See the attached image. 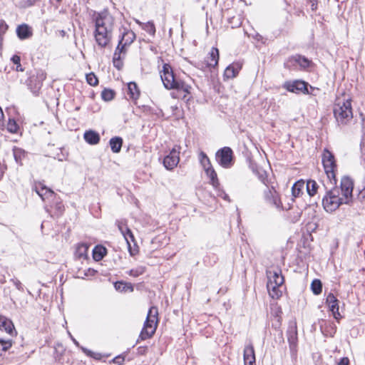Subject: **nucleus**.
<instances>
[{"label": "nucleus", "mask_w": 365, "mask_h": 365, "mask_svg": "<svg viewBox=\"0 0 365 365\" xmlns=\"http://www.w3.org/2000/svg\"><path fill=\"white\" fill-rule=\"evenodd\" d=\"M322 160L329 180L327 185H324L326 194L322 198V205L327 212H333L341 205H350L352 202L354 180L349 176H343L339 187L337 186V165L334 155L325 148Z\"/></svg>", "instance_id": "1"}, {"label": "nucleus", "mask_w": 365, "mask_h": 365, "mask_svg": "<svg viewBox=\"0 0 365 365\" xmlns=\"http://www.w3.org/2000/svg\"><path fill=\"white\" fill-rule=\"evenodd\" d=\"M92 19L95 24L93 36L97 45L101 48L110 47L113 38L114 18L105 9L101 12L93 11Z\"/></svg>", "instance_id": "2"}, {"label": "nucleus", "mask_w": 365, "mask_h": 365, "mask_svg": "<svg viewBox=\"0 0 365 365\" xmlns=\"http://www.w3.org/2000/svg\"><path fill=\"white\" fill-rule=\"evenodd\" d=\"M333 113L338 123L347 124L353 118L351 98H337L334 105Z\"/></svg>", "instance_id": "3"}, {"label": "nucleus", "mask_w": 365, "mask_h": 365, "mask_svg": "<svg viewBox=\"0 0 365 365\" xmlns=\"http://www.w3.org/2000/svg\"><path fill=\"white\" fill-rule=\"evenodd\" d=\"M158 322V309L157 307H151L148 310L146 319L137 342L139 341V339L145 340L151 338L156 331Z\"/></svg>", "instance_id": "4"}, {"label": "nucleus", "mask_w": 365, "mask_h": 365, "mask_svg": "<svg viewBox=\"0 0 365 365\" xmlns=\"http://www.w3.org/2000/svg\"><path fill=\"white\" fill-rule=\"evenodd\" d=\"M28 78L26 80V85L31 92L38 96L43 86V81L46 78V73L42 69H34L27 71Z\"/></svg>", "instance_id": "5"}, {"label": "nucleus", "mask_w": 365, "mask_h": 365, "mask_svg": "<svg viewBox=\"0 0 365 365\" xmlns=\"http://www.w3.org/2000/svg\"><path fill=\"white\" fill-rule=\"evenodd\" d=\"M312 64V61L304 56L295 54L286 59L284 67L289 71H301L308 68Z\"/></svg>", "instance_id": "6"}, {"label": "nucleus", "mask_w": 365, "mask_h": 365, "mask_svg": "<svg viewBox=\"0 0 365 365\" xmlns=\"http://www.w3.org/2000/svg\"><path fill=\"white\" fill-rule=\"evenodd\" d=\"M309 84L307 82L303 80H294V81H287L282 85V87L286 89L287 91L294 93H303L306 95H312L316 96L317 94L314 93L309 90Z\"/></svg>", "instance_id": "7"}, {"label": "nucleus", "mask_w": 365, "mask_h": 365, "mask_svg": "<svg viewBox=\"0 0 365 365\" xmlns=\"http://www.w3.org/2000/svg\"><path fill=\"white\" fill-rule=\"evenodd\" d=\"M160 73L163 86L168 90H171L173 88H175V85L181 79L174 73L173 70L169 63H164L163 69Z\"/></svg>", "instance_id": "8"}, {"label": "nucleus", "mask_w": 365, "mask_h": 365, "mask_svg": "<svg viewBox=\"0 0 365 365\" xmlns=\"http://www.w3.org/2000/svg\"><path fill=\"white\" fill-rule=\"evenodd\" d=\"M44 209L53 218H58L65 210L63 201L57 194L55 195V197H52L45 203Z\"/></svg>", "instance_id": "9"}, {"label": "nucleus", "mask_w": 365, "mask_h": 365, "mask_svg": "<svg viewBox=\"0 0 365 365\" xmlns=\"http://www.w3.org/2000/svg\"><path fill=\"white\" fill-rule=\"evenodd\" d=\"M215 158L224 168H230L235 163L234 153L230 147L225 146L219 149L215 153Z\"/></svg>", "instance_id": "10"}, {"label": "nucleus", "mask_w": 365, "mask_h": 365, "mask_svg": "<svg viewBox=\"0 0 365 365\" xmlns=\"http://www.w3.org/2000/svg\"><path fill=\"white\" fill-rule=\"evenodd\" d=\"M219 58L220 53L218 48L212 47L207 56L205 58V61L203 62L197 63L195 66L202 71H205L207 68H215L218 65Z\"/></svg>", "instance_id": "11"}, {"label": "nucleus", "mask_w": 365, "mask_h": 365, "mask_svg": "<svg viewBox=\"0 0 365 365\" xmlns=\"http://www.w3.org/2000/svg\"><path fill=\"white\" fill-rule=\"evenodd\" d=\"M263 197L267 204L276 207L277 209H284L282 207L279 194L274 186H267L266 189L263 191Z\"/></svg>", "instance_id": "12"}, {"label": "nucleus", "mask_w": 365, "mask_h": 365, "mask_svg": "<svg viewBox=\"0 0 365 365\" xmlns=\"http://www.w3.org/2000/svg\"><path fill=\"white\" fill-rule=\"evenodd\" d=\"M172 90L176 91V92L179 94H182V96L180 95L175 94V93H172L171 96L174 98H181L183 100L185 101H190L192 96V91L193 90L192 87L187 83L185 81L182 79H180L178 81V83H177L175 85V88H173Z\"/></svg>", "instance_id": "13"}, {"label": "nucleus", "mask_w": 365, "mask_h": 365, "mask_svg": "<svg viewBox=\"0 0 365 365\" xmlns=\"http://www.w3.org/2000/svg\"><path fill=\"white\" fill-rule=\"evenodd\" d=\"M172 90L176 91V92L179 94H182V96L180 95L175 94V93H172L171 96L174 98H181L183 100L185 101H190L192 96V91L193 90L192 87L187 83L185 81L182 79H180L178 81V83H177L175 85V88H173Z\"/></svg>", "instance_id": "14"}, {"label": "nucleus", "mask_w": 365, "mask_h": 365, "mask_svg": "<svg viewBox=\"0 0 365 365\" xmlns=\"http://www.w3.org/2000/svg\"><path fill=\"white\" fill-rule=\"evenodd\" d=\"M180 146L175 145L169 154L163 158V163L167 170H172L178 165L180 161Z\"/></svg>", "instance_id": "15"}, {"label": "nucleus", "mask_w": 365, "mask_h": 365, "mask_svg": "<svg viewBox=\"0 0 365 365\" xmlns=\"http://www.w3.org/2000/svg\"><path fill=\"white\" fill-rule=\"evenodd\" d=\"M122 235L127 242L130 255L135 256L138 252V246L132 231L130 228H126Z\"/></svg>", "instance_id": "16"}, {"label": "nucleus", "mask_w": 365, "mask_h": 365, "mask_svg": "<svg viewBox=\"0 0 365 365\" xmlns=\"http://www.w3.org/2000/svg\"><path fill=\"white\" fill-rule=\"evenodd\" d=\"M318 324L321 331L325 336L334 337L336 331V326L333 322L322 319L319 320Z\"/></svg>", "instance_id": "17"}, {"label": "nucleus", "mask_w": 365, "mask_h": 365, "mask_svg": "<svg viewBox=\"0 0 365 365\" xmlns=\"http://www.w3.org/2000/svg\"><path fill=\"white\" fill-rule=\"evenodd\" d=\"M34 190L45 203L52 197H55L56 193L40 182L35 185Z\"/></svg>", "instance_id": "18"}, {"label": "nucleus", "mask_w": 365, "mask_h": 365, "mask_svg": "<svg viewBox=\"0 0 365 365\" xmlns=\"http://www.w3.org/2000/svg\"><path fill=\"white\" fill-rule=\"evenodd\" d=\"M268 277L267 282H272L277 286H283L284 282V278L282 274V270L279 268H276L274 270L267 271Z\"/></svg>", "instance_id": "19"}, {"label": "nucleus", "mask_w": 365, "mask_h": 365, "mask_svg": "<svg viewBox=\"0 0 365 365\" xmlns=\"http://www.w3.org/2000/svg\"><path fill=\"white\" fill-rule=\"evenodd\" d=\"M244 365H255V349L250 342L245 346L243 351Z\"/></svg>", "instance_id": "20"}, {"label": "nucleus", "mask_w": 365, "mask_h": 365, "mask_svg": "<svg viewBox=\"0 0 365 365\" xmlns=\"http://www.w3.org/2000/svg\"><path fill=\"white\" fill-rule=\"evenodd\" d=\"M242 68V63L240 61L233 62L229 65L224 71V78L232 79L235 78Z\"/></svg>", "instance_id": "21"}, {"label": "nucleus", "mask_w": 365, "mask_h": 365, "mask_svg": "<svg viewBox=\"0 0 365 365\" xmlns=\"http://www.w3.org/2000/svg\"><path fill=\"white\" fill-rule=\"evenodd\" d=\"M287 336L289 348L297 347L298 334L297 325L290 324L287 331Z\"/></svg>", "instance_id": "22"}, {"label": "nucleus", "mask_w": 365, "mask_h": 365, "mask_svg": "<svg viewBox=\"0 0 365 365\" xmlns=\"http://www.w3.org/2000/svg\"><path fill=\"white\" fill-rule=\"evenodd\" d=\"M0 329L5 331L11 336L16 334V331L12 321L3 315H0Z\"/></svg>", "instance_id": "23"}, {"label": "nucleus", "mask_w": 365, "mask_h": 365, "mask_svg": "<svg viewBox=\"0 0 365 365\" xmlns=\"http://www.w3.org/2000/svg\"><path fill=\"white\" fill-rule=\"evenodd\" d=\"M16 35L21 40L31 38L33 35L32 29L28 24H23L16 28Z\"/></svg>", "instance_id": "24"}, {"label": "nucleus", "mask_w": 365, "mask_h": 365, "mask_svg": "<svg viewBox=\"0 0 365 365\" xmlns=\"http://www.w3.org/2000/svg\"><path fill=\"white\" fill-rule=\"evenodd\" d=\"M13 154L16 163L19 165H23L28 158V153L20 148L14 147Z\"/></svg>", "instance_id": "25"}, {"label": "nucleus", "mask_w": 365, "mask_h": 365, "mask_svg": "<svg viewBox=\"0 0 365 365\" xmlns=\"http://www.w3.org/2000/svg\"><path fill=\"white\" fill-rule=\"evenodd\" d=\"M304 187L305 182L303 180H297L294 183L292 187V201H294V198L299 197L304 193Z\"/></svg>", "instance_id": "26"}, {"label": "nucleus", "mask_w": 365, "mask_h": 365, "mask_svg": "<svg viewBox=\"0 0 365 365\" xmlns=\"http://www.w3.org/2000/svg\"><path fill=\"white\" fill-rule=\"evenodd\" d=\"M84 139L90 145H96L100 141V135L96 131L90 130L84 133Z\"/></svg>", "instance_id": "27"}, {"label": "nucleus", "mask_w": 365, "mask_h": 365, "mask_svg": "<svg viewBox=\"0 0 365 365\" xmlns=\"http://www.w3.org/2000/svg\"><path fill=\"white\" fill-rule=\"evenodd\" d=\"M88 245L86 243H80L77 245L74 255L78 259L88 258Z\"/></svg>", "instance_id": "28"}, {"label": "nucleus", "mask_w": 365, "mask_h": 365, "mask_svg": "<svg viewBox=\"0 0 365 365\" xmlns=\"http://www.w3.org/2000/svg\"><path fill=\"white\" fill-rule=\"evenodd\" d=\"M282 286H277L272 282H267V288L269 292V296L273 299H279L282 295L281 288Z\"/></svg>", "instance_id": "29"}, {"label": "nucleus", "mask_w": 365, "mask_h": 365, "mask_svg": "<svg viewBox=\"0 0 365 365\" xmlns=\"http://www.w3.org/2000/svg\"><path fill=\"white\" fill-rule=\"evenodd\" d=\"M123 143V138L119 136H115L110 139L109 145L113 153H118L121 150Z\"/></svg>", "instance_id": "30"}, {"label": "nucleus", "mask_w": 365, "mask_h": 365, "mask_svg": "<svg viewBox=\"0 0 365 365\" xmlns=\"http://www.w3.org/2000/svg\"><path fill=\"white\" fill-rule=\"evenodd\" d=\"M206 175L210 180V183L212 185L213 187H217L220 185V182L217 178V173L214 170L212 165H210V166H207V168L205 169Z\"/></svg>", "instance_id": "31"}, {"label": "nucleus", "mask_w": 365, "mask_h": 365, "mask_svg": "<svg viewBox=\"0 0 365 365\" xmlns=\"http://www.w3.org/2000/svg\"><path fill=\"white\" fill-rule=\"evenodd\" d=\"M135 37V34L133 31L124 29V31L121 34L120 40L125 43V45L129 46L134 41Z\"/></svg>", "instance_id": "32"}, {"label": "nucleus", "mask_w": 365, "mask_h": 365, "mask_svg": "<svg viewBox=\"0 0 365 365\" xmlns=\"http://www.w3.org/2000/svg\"><path fill=\"white\" fill-rule=\"evenodd\" d=\"M107 254V249L102 245H96L93 250V258L95 261L98 262Z\"/></svg>", "instance_id": "33"}, {"label": "nucleus", "mask_w": 365, "mask_h": 365, "mask_svg": "<svg viewBox=\"0 0 365 365\" xmlns=\"http://www.w3.org/2000/svg\"><path fill=\"white\" fill-rule=\"evenodd\" d=\"M128 95L132 100H137L140 96V90L135 82L128 83Z\"/></svg>", "instance_id": "34"}, {"label": "nucleus", "mask_w": 365, "mask_h": 365, "mask_svg": "<svg viewBox=\"0 0 365 365\" xmlns=\"http://www.w3.org/2000/svg\"><path fill=\"white\" fill-rule=\"evenodd\" d=\"M114 287L120 292H131L133 291V287L131 283L118 281L114 283Z\"/></svg>", "instance_id": "35"}, {"label": "nucleus", "mask_w": 365, "mask_h": 365, "mask_svg": "<svg viewBox=\"0 0 365 365\" xmlns=\"http://www.w3.org/2000/svg\"><path fill=\"white\" fill-rule=\"evenodd\" d=\"M326 303L329 306V310L331 312H334L335 309L339 308V300L332 293H329L327 295Z\"/></svg>", "instance_id": "36"}, {"label": "nucleus", "mask_w": 365, "mask_h": 365, "mask_svg": "<svg viewBox=\"0 0 365 365\" xmlns=\"http://www.w3.org/2000/svg\"><path fill=\"white\" fill-rule=\"evenodd\" d=\"M318 188H319V185L315 180H307V185H306V189H307V192L309 196H311V197L314 196L317 193Z\"/></svg>", "instance_id": "37"}, {"label": "nucleus", "mask_w": 365, "mask_h": 365, "mask_svg": "<svg viewBox=\"0 0 365 365\" xmlns=\"http://www.w3.org/2000/svg\"><path fill=\"white\" fill-rule=\"evenodd\" d=\"M115 91L110 88H104L101 92V98L104 101H110L115 96Z\"/></svg>", "instance_id": "38"}, {"label": "nucleus", "mask_w": 365, "mask_h": 365, "mask_svg": "<svg viewBox=\"0 0 365 365\" xmlns=\"http://www.w3.org/2000/svg\"><path fill=\"white\" fill-rule=\"evenodd\" d=\"M311 289L314 294L319 295L322 292V283L320 279H315L311 283Z\"/></svg>", "instance_id": "39"}, {"label": "nucleus", "mask_w": 365, "mask_h": 365, "mask_svg": "<svg viewBox=\"0 0 365 365\" xmlns=\"http://www.w3.org/2000/svg\"><path fill=\"white\" fill-rule=\"evenodd\" d=\"M142 29L145 31L152 36L155 35L156 29L153 21H149L146 23H144V24L142 25Z\"/></svg>", "instance_id": "40"}, {"label": "nucleus", "mask_w": 365, "mask_h": 365, "mask_svg": "<svg viewBox=\"0 0 365 365\" xmlns=\"http://www.w3.org/2000/svg\"><path fill=\"white\" fill-rule=\"evenodd\" d=\"M143 111L146 113L147 114L151 115H156L157 118L162 117L163 115V110L160 109H155L153 108H151L150 106H144Z\"/></svg>", "instance_id": "41"}, {"label": "nucleus", "mask_w": 365, "mask_h": 365, "mask_svg": "<svg viewBox=\"0 0 365 365\" xmlns=\"http://www.w3.org/2000/svg\"><path fill=\"white\" fill-rule=\"evenodd\" d=\"M7 130L11 133H17L19 129V125L13 118H9L6 126Z\"/></svg>", "instance_id": "42"}, {"label": "nucleus", "mask_w": 365, "mask_h": 365, "mask_svg": "<svg viewBox=\"0 0 365 365\" xmlns=\"http://www.w3.org/2000/svg\"><path fill=\"white\" fill-rule=\"evenodd\" d=\"M11 62L16 65L15 70L16 71L23 72L24 71V68L21 64V57L18 55H14L11 58Z\"/></svg>", "instance_id": "43"}, {"label": "nucleus", "mask_w": 365, "mask_h": 365, "mask_svg": "<svg viewBox=\"0 0 365 365\" xmlns=\"http://www.w3.org/2000/svg\"><path fill=\"white\" fill-rule=\"evenodd\" d=\"M81 349L88 356L92 357L96 360H101L102 359V354L101 353L93 352L84 347H81Z\"/></svg>", "instance_id": "44"}, {"label": "nucleus", "mask_w": 365, "mask_h": 365, "mask_svg": "<svg viewBox=\"0 0 365 365\" xmlns=\"http://www.w3.org/2000/svg\"><path fill=\"white\" fill-rule=\"evenodd\" d=\"M86 78L87 83L92 86H95L98 84V79L97 76L92 72L87 74Z\"/></svg>", "instance_id": "45"}, {"label": "nucleus", "mask_w": 365, "mask_h": 365, "mask_svg": "<svg viewBox=\"0 0 365 365\" xmlns=\"http://www.w3.org/2000/svg\"><path fill=\"white\" fill-rule=\"evenodd\" d=\"M200 163L202 165L204 169L207 168V166H210V165H211L209 158L204 152L200 153Z\"/></svg>", "instance_id": "46"}, {"label": "nucleus", "mask_w": 365, "mask_h": 365, "mask_svg": "<svg viewBox=\"0 0 365 365\" xmlns=\"http://www.w3.org/2000/svg\"><path fill=\"white\" fill-rule=\"evenodd\" d=\"M12 346L11 340H4L0 339V350L6 351Z\"/></svg>", "instance_id": "47"}, {"label": "nucleus", "mask_w": 365, "mask_h": 365, "mask_svg": "<svg viewBox=\"0 0 365 365\" xmlns=\"http://www.w3.org/2000/svg\"><path fill=\"white\" fill-rule=\"evenodd\" d=\"M115 225H117L121 234L124 232L126 228H129L127 225L126 220H117L115 221Z\"/></svg>", "instance_id": "48"}, {"label": "nucleus", "mask_w": 365, "mask_h": 365, "mask_svg": "<svg viewBox=\"0 0 365 365\" xmlns=\"http://www.w3.org/2000/svg\"><path fill=\"white\" fill-rule=\"evenodd\" d=\"M144 268L143 267H138L137 269H130L128 272L129 275L130 276H132V277H138L141 274H143L144 273Z\"/></svg>", "instance_id": "49"}, {"label": "nucleus", "mask_w": 365, "mask_h": 365, "mask_svg": "<svg viewBox=\"0 0 365 365\" xmlns=\"http://www.w3.org/2000/svg\"><path fill=\"white\" fill-rule=\"evenodd\" d=\"M128 45H125V43L119 40L118 46L115 50V52H119L120 53L125 54L126 53V47Z\"/></svg>", "instance_id": "50"}, {"label": "nucleus", "mask_w": 365, "mask_h": 365, "mask_svg": "<svg viewBox=\"0 0 365 365\" xmlns=\"http://www.w3.org/2000/svg\"><path fill=\"white\" fill-rule=\"evenodd\" d=\"M258 178L261 180V182L267 186H268V180L267 175L265 171L258 172L257 173Z\"/></svg>", "instance_id": "51"}, {"label": "nucleus", "mask_w": 365, "mask_h": 365, "mask_svg": "<svg viewBox=\"0 0 365 365\" xmlns=\"http://www.w3.org/2000/svg\"><path fill=\"white\" fill-rule=\"evenodd\" d=\"M290 355L293 365H297V347L289 348Z\"/></svg>", "instance_id": "52"}, {"label": "nucleus", "mask_w": 365, "mask_h": 365, "mask_svg": "<svg viewBox=\"0 0 365 365\" xmlns=\"http://www.w3.org/2000/svg\"><path fill=\"white\" fill-rule=\"evenodd\" d=\"M11 282L14 284L16 288L20 292H24V287L22 283L16 278L11 279Z\"/></svg>", "instance_id": "53"}, {"label": "nucleus", "mask_w": 365, "mask_h": 365, "mask_svg": "<svg viewBox=\"0 0 365 365\" xmlns=\"http://www.w3.org/2000/svg\"><path fill=\"white\" fill-rule=\"evenodd\" d=\"M113 66L118 71H120L123 67V62L122 59H115L113 61Z\"/></svg>", "instance_id": "54"}, {"label": "nucleus", "mask_w": 365, "mask_h": 365, "mask_svg": "<svg viewBox=\"0 0 365 365\" xmlns=\"http://www.w3.org/2000/svg\"><path fill=\"white\" fill-rule=\"evenodd\" d=\"M8 25L3 19L0 20V34H5L8 30Z\"/></svg>", "instance_id": "55"}, {"label": "nucleus", "mask_w": 365, "mask_h": 365, "mask_svg": "<svg viewBox=\"0 0 365 365\" xmlns=\"http://www.w3.org/2000/svg\"><path fill=\"white\" fill-rule=\"evenodd\" d=\"M125 360V358L124 356H121V355H118L117 356H115L113 360L112 361L118 365H121L123 364V361Z\"/></svg>", "instance_id": "56"}, {"label": "nucleus", "mask_w": 365, "mask_h": 365, "mask_svg": "<svg viewBox=\"0 0 365 365\" xmlns=\"http://www.w3.org/2000/svg\"><path fill=\"white\" fill-rule=\"evenodd\" d=\"M39 0H24L23 6L24 7H31L34 6L37 1Z\"/></svg>", "instance_id": "57"}, {"label": "nucleus", "mask_w": 365, "mask_h": 365, "mask_svg": "<svg viewBox=\"0 0 365 365\" xmlns=\"http://www.w3.org/2000/svg\"><path fill=\"white\" fill-rule=\"evenodd\" d=\"M97 271L93 268H88L84 271L85 277H93L96 274Z\"/></svg>", "instance_id": "58"}, {"label": "nucleus", "mask_w": 365, "mask_h": 365, "mask_svg": "<svg viewBox=\"0 0 365 365\" xmlns=\"http://www.w3.org/2000/svg\"><path fill=\"white\" fill-rule=\"evenodd\" d=\"M148 351V347L147 346H139L138 349H137V352H138V354L139 355H145L146 354Z\"/></svg>", "instance_id": "59"}, {"label": "nucleus", "mask_w": 365, "mask_h": 365, "mask_svg": "<svg viewBox=\"0 0 365 365\" xmlns=\"http://www.w3.org/2000/svg\"><path fill=\"white\" fill-rule=\"evenodd\" d=\"M334 319L339 322V320L342 318V316L340 314L339 312V308L335 309L334 312H331Z\"/></svg>", "instance_id": "60"}, {"label": "nucleus", "mask_w": 365, "mask_h": 365, "mask_svg": "<svg viewBox=\"0 0 365 365\" xmlns=\"http://www.w3.org/2000/svg\"><path fill=\"white\" fill-rule=\"evenodd\" d=\"M308 3L312 11H316L317 9V0H308Z\"/></svg>", "instance_id": "61"}, {"label": "nucleus", "mask_w": 365, "mask_h": 365, "mask_svg": "<svg viewBox=\"0 0 365 365\" xmlns=\"http://www.w3.org/2000/svg\"><path fill=\"white\" fill-rule=\"evenodd\" d=\"M349 359L348 357H342L339 361L337 363V365H349Z\"/></svg>", "instance_id": "62"}, {"label": "nucleus", "mask_w": 365, "mask_h": 365, "mask_svg": "<svg viewBox=\"0 0 365 365\" xmlns=\"http://www.w3.org/2000/svg\"><path fill=\"white\" fill-rule=\"evenodd\" d=\"M309 91H311L314 93H316L317 95L320 91L319 88L314 87L311 85H310V86H309Z\"/></svg>", "instance_id": "63"}, {"label": "nucleus", "mask_w": 365, "mask_h": 365, "mask_svg": "<svg viewBox=\"0 0 365 365\" xmlns=\"http://www.w3.org/2000/svg\"><path fill=\"white\" fill-rule=\"evenodd\" d=\"M6 167L0 163V180H1L5 172Z\"/></svg>", "instance_id": "64"}]
</instances>
